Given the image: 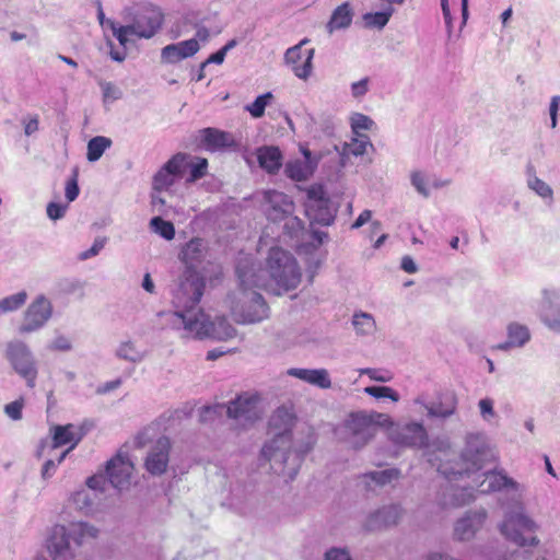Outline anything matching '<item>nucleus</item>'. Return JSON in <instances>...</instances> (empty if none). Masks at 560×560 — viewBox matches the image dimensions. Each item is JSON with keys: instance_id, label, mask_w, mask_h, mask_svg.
I'll return each instance as SVG.
<instances>
[{"instance_id": "1", "label": "nucleus", "mask_w": 560, "mask_h": 560, "mask_svg": "<svg viewBox=\"0 0 560 560\" xmlns=\"http://www.w3.org/2000/svg\"><path fill=\"white\" fill-rule=\"evenodd\" d=\"M293 415L285 408H278L270 419V427L276 430L271 441L261 448V457L270 463L275 474L293 480L299 472L304 456L313 448L314 439L310 434L305 441L292 445L291 427Z\"/></svg>"}, {"instance_id": "2", "label": "nucleus", "mask_w": 560, "mask_h": 560, "mask_svg": "<svg viewBox=\"0 0 560 560\" xmlns=\"http://www.w3.org/2000/svg\"><path fill=\"white\" fill-rule=\"evenodd\" d=\"M240 288L229 295L231 313L240 324L259 323L269 316V307L254 287H264L265 280L255 272L253 264L241 260L236 267Z\"/></svg>"}, {"instance_id": "3", "label": "nucleus", "mask_w": 560, "mask_h": 560, "mask_svg": "<svg viewBox=\"0 0 560 560\" xmlns=\"http://www.w3.org/2000/svg\"><path fill=\"white\" fill-rule=\"evenodd\" d=\"M524 498L525 495L517 494V498H502L499 501L504 513L498 529L513 545L521 548H535L540 545L537 536L540 525L526 511Z\"/></svg>"}, {"instance_id": "4", "label": "nucleus", "mask_w": 560, "mask_h": 560, "mask_svg": "<svg viewBox=\"0 0 560 560\" xmlns=\"http://www.w3.org/2000/svg\"><path fill=\"white\" fill-rule=\"evenodd\" d=\"M205 287V278L197 270L185 269L176 288L173 290L172 303L175 311L170 314V324L173 329L182 334L186 325L177 323V318L197 317L199 313H203L197 306L203 294Z\"/></svg>"}, {"instance_id": "5", "label": "nucleus", "mask_w": 560, "mask_h": 560, "mask_svg": "<svg viewBox=\"0 0 560 560\" xmlns=\"http://www.w3.org/2000/svg\"><path fill=\"white\" fill-rule=\"evenodd\" d=\"M474 475V486H464L460 489H456L460 493L454 494V504L464 505L475 499L474 491L477 490L480 493L491 492H505L504 498H517L518 495H525L527 488L525 485L520 483L512 477L508 476L503 469L500 470H488L485 472H470Z\"/></svg>"}, {"instance_id": "6", "label": "nucleus", "mask_w": 560, "mask_h": 560, "mask_svg": "<svg viewBox=\"0 0 560 560\" xmlns=\"http://www.w3.org/2000/svg\"><path fill=\"white\" fill-rule=\"evenodd\" d=\"M492 456L485 433H468L460 455V463H456L455 466L448 463L441 464L438 471L448 480L469 478L470 472L479 471Z\"/></svg>"}, {"instance_id": "7", "label": "nucleus", "mask_w": 560, "mask_h": 560, "mask_svg": "<svg viewBox=\"0 0 560 560\" xmlns=\"http://www.w3.org/2000/svg\"><path fill=\"white\" fill-rule=\"evenodd\" d=\"M177 323L185 324L182 338L228 340L236 335V329L224 317H218L214 322L203 312L197 317L177 318Z\"/></svg>"}, {"instance_id": "8", "label": "nucleus", "mask_w": 560, "mask_h": 560, "mask_svg": "<svg viewBox=\"0 0 560 560\" xmlns=\"http://www.w3.org/2000/svg\"><path fill=\"white\" fill-rule=\"evenodd\" d=\"M267 271L270 279L283 291L293 290L301 282V270L295 258L279 247L269 250Z\"/></svg>"}, {"instance_id": "9", "label": "nucleus", "mask_w": 560, "mask_h": 560, "mask_svg": "<svg viewBox=\"0 0 560 560\" xmlns=\"http://www.w3.org/2000/svg\"><path fill=\"white\" fill-rule=\"evenodd\" d=\"M125 21L135 31L138 38L150 39L154 37L164 24L162 9L153 3H140L124 11Z\"/></svg>"}, {"instance_id": "10", "label": "nucleus", "mask_w": 560, "mask_h": 560, "mask_svg": "<svg viewBox=\"0 0 560 560\" xmlns=\"http://www.w3.org/2000/svg\"><path fill=\"white\" fill-rule=\"evenodd\" d=\"M223 410L226 411L229 418L238 421L242 425L252 423L260 417L258 398L254 395L242 394L230 401L228 406L217 405L205 407L201 411V420H208L212 415L221 413Z\"/></svg>"}, {"instance_id": "11", "label": "nucleus", "mask_w": 560, "mask_h": 560, "mask_svg": "<svg viewBox=\"0 0 560 560\" xmlns=\"http://www.w3.org/2000/svg\"><path fill=\"white\" fill-rule=\"evenodd\" d=\"M5 358L28 388H34L38 375L37 361L30 347L22 340H11L5 346Z\"/></svg>"}, {"instance_id": "12", "label": "nucleus", "mask_w": 560, "mask_h": 560, "mask_svg": "<svg viewBox=\"0 0 560 560\" xmlns=\"http://www.w3.org/2000/svg\"><path fill=\"white\" fill-rule=\"evenodd\" d=\"M537 314L551 331L560 334V288L545 287L537 302Z\"/></svg>"}, {"instance_id": "13", "label": "nucleus", "mask_w": 560, "mask_h": 560, "mask_svg": "<svg viewBox=\"0 0 560 560\" xmlns=\"http://www.w3.org/2000/svg\"><path fill=\"white\" fill-rule=\"evenodd\" d=\"M305 214L311 223L330 225L334 222L336 209L331 207L329 199L325 197V191L322 187H312L307 190Z\"/></svg>"}, {"instance_id": "14", "label": "nucleus", "mask_w": 560, "mask_h": 560, "mask_svg": "<svg viewBox=\"0 0 560 560\" xmlns=\"http://www.w3.org/2000/svg\"><path fill=\"white\" fill-rule=\"evenodd\" d=\"M347 439L354 448L365 446L376 434L378 427L372 416L353 413L346 421Z\"/></svg>"}, {"instance_id": "15", "label": "nucleus", "mask_w": 560, "mask_h": 560, "mask_svg": "<svg viewBox=\"0 0 560 560\" xmlns=\"http://www.w3.org/2000/svg\"><path fill=\"white\" fill-rule=\"evenodd\" d=\"M52 315V305L44 295H38L24 313V319L19 327L20 334L34 332L48 322Z\"/></svg>"}, {"instance_id": "16", "label": "nucleus", "mask_w": 560, "mask_h": 560, "mask_svg": "<svg viewBox=\"0 0 560 560\" xmlns=\"http://www.w3.org/2000/svg\"><path fill=\"white\" fill-rule=\"evenodd\" d=\"M405 514V510L400 504L383 505L365 517L362 526L366 532H378L396 526Z\"/></svg>"}, {"instance_id": "17", "label": "nucleus", "mask_w": 560, "mask_h": 560, "mask_svg": "<svg viewBox=\"0 0 560 560\" xmlns=\"http://www.w3.org/2000/svg\"><path fill=\"white\" fill-rule=\"evenodd\" d=\"M390 440L405 447L423 448L428 446L429 435L421 422H408L390 430Z\"/></svg>"}, {"instance_id": "18", "label": "nucleus", "mask_w": 560, "mask_h": 560, "mask_svg": "<svg viewBox=\"0 0 560 560\" xmlns=\"http://www.w3.org/2000/svg\"><path fill=\"white\" fill-rule=\"evenodd\" d=\"M308 39H302L298 45L287 49L285 65L291 67L293 73L302 80H307L313 71L314 48L303 49Z\"/></svg>"}, {"instance_id": "19", "label": "nucleus", "mask_w": 560, "mask_h": 560, "mask_svg": "<svg viewBox=\"0 0 560 560\" xmlns=\"http://www.w3.org/2000/svg\"><path fill=\"white\" fill-rule=\"evenodd\" d=\"M187 170L186 153L173 155L154 175L153 189L155 191L167 190L174 185L176 178H182Z\"/></svg>"}, {"instance_id": "20", "label": "nucleus", "mask_w": 560, "mask_h": 560, "mask_svg": "<svg viewBox=\"0 0 560 560\" xmlns=\"http://www.w3.org/2000/svg\"><path fill=\"white\" fill-rule=\"evenodd\" d=\"M413 404L427 410L428 418L447 419L456 412L457 397L453 393H439L435 400L428 401L424 395H419Z\"/></svg>"}, {"instance_id": "21", "label": "nucleus", "mask_w": 560, "mask_h": 560, "mask_svg": "<svg viewBox=\"0 0 560 560\" xmlns=\"http://www.w3.org/2000/svg\"><path fill=\"white\" fill-rule=\"evenodd\" d=\"M69 529L66 525H55L48 538L47 548L52 560H73L75 553L70 545Z\"/></svg>"}, {"instance_id": "22", "label": "nucleus", "mask_w": 560, "mask_h": 560, "mask_svg": "<svg viewBox=\"0 0 560 560\" xmlns=\"http://www.w3.org/2000/svg\"><path fill=\"white\" fill-rule=\"evenodd\" d=\"M488 513L485 509L470 510L454 524V537L460 541H468L481 529Z\"/></svg>"}, {"instance_id": "23", "label": "nucleus", "mask_w": 560, "mask_h": 560, "mask_svg": "<svg viewBox=\"0 0 560 560\" xmlns=\"http://www.w3.org/2000/svg\"><path fill=\"white\" fill-rule=\"evenodd\" d=\"M171 441L166 436H161L150 448L144 460L147 471L153 476L163 475L170 462Z\"/></svg>"}, {"instance_id": "24", "label": "nucleus", "mask_w": 560, "mask_h": 560, "mask_svg": "<svg viewBox=\"0 0 560 560\" xmlns=\"http://www.w3.org/2000/svg\"><path fill=\"white\" fill-rule=\"evenodd\" d=\"M262 196L268 219L280 221L293 213L294 203L285 194L278 190H266Z\"/></svg>"}, {"instance_id": "25", "label": "nucleus", "mask_w": 560, "mask_h": 560, "mask_svg": "<svg viewBox=\"0 0 560 560\" xmlns=\"http://www.w3.org/2000/svg\"><path fill=\"white\" fill-rule=\"evenodd\" d=\"M106 470L109 482L117 489H125L130 485L133 464L128 454L118 453L108 462Z\"/></svg>"}, {"instance_id": "26", "label": "nucleus", "mask_w": 560, "mask_h": 560, "mask_svg": "<svg viewBox=\"0 0 560 560\" xmlns=\"http://www.w3.org/2000/svg\"><path fill=\"white\" fill-rule=\"evenodd\" d=\"M199 48V43L195 38L170 44L162 48L161 60L165 63H177L183 59L192 57Z\"/></svg>"}, {"instance_id": "27", "label": "nucleus", "mask_w": 560, "mask_h": 560, "mask_svg": "<svg viewBox=\"0 0 560 560\" xmlns=\"http://www.w3.org/2000/svg\"><path fill=\"white\" fill-rule=\"evenodd\" d=\"M83 438V432L73 424L55 425L52 428V447L57 448L66 444H71V447L65 451L59 457L58 463H61L69 451L73 448Z\"/></svg>"}, {"instance_id": "28", "label": "nucleus", "mask_w": 560, "mask_h": 560, "mask_svg": "<svg viewBox=\"0 0 560 560\" xmlns=\"http://www.w3.org/2000/svg\"><path fill=\"white\" fill-rule=\"evenodd\" d=\"M206 253V242L200 237H194L182 247L179 258L186 265V269L196 270V265L205 259Z\"/></svg>"}, {"instance_id": "29", "label": "nucleus", "mask_w": 560, "mask_h": 560, "mask_svg": "<svg viewBox=\"0 0 560 560\" xmlns=\"http://www.w3.org/2000/svg\"><path fill=\"white\" fill-rule=\"evenodd\" d=\"M108 26L110 27L113 35L117 38L119 42V45L122 47L121 50H115L113 43L109 40L108 46L110 47L109 56L113 60L117 62H122L126 57V48L128 44L131 42L129 38V35H135V31L131 28V26L128 24L126 25H118L116 22L109 20L107 22Z\"/></svg>"}, {"instance_id": "30", "label": "nucleus", "mask_w": 560, "mask_h": 560, "mask_svg": "<svg viewBox=\"0 0 560 560\" xmlns=\"http://www.w3.org/2000/svg\"><path fill=\"white\" fill-rule=\"evenodd\" d=\"M288 374L290 376L296 377L301 381H304L311 385L317 386L319 388H330L331 381L329 377V373L325 369H299L292 368L288 370Z\"/></svg>"}, {"instance_id": "31", "label": "nucleus", "mask_w": 560, "mask_h": 560, "mask_svg": "<svg viewBox=\"0 0 560 560\" xmlns=\"http://www.w3.org/2000/svg\"><path fill=\"white\" fill-rule=\"evenodd\" d=\"M205 145L210 150H221L235 145L232 133L215 128H205L201 131Z\"/></svg>"}, {"instance_id": "32", "label": "nucleus", "mask_w": 560, "mask_h": 560, "mask_svg": "<svg viewBox=\"0 0 560 560\" xmlns=\"http://www.w3.org/2000/svg\"><path fill=\"white\" fill-rule=\"evenodd\" d=\"M506 341L498 346V349L500 350H509L510 348H521L530 339V332L528 327L518 323H511L506 328Z\"/></svg>"}, {"instance_id": "33", "label": "nucleus", "mask_w": 560, "mask_h": 560, "mask_svg": "<svg viewBox=\"0 0 560 560\" xmlns=\"http://www.w3.org/2000/svg\"><path fill=\"white\" fill-rule=\"evenodd\" d=\"M305 160H294L285 165V174L293 180H306L314 172V166L310 160L311 153L304 151Z\"/></svg>"}, {"instance_id": "34", "label": "nucleus", "mask_w": 560, "mask_h": 560, "mask_svg": "<svg viewBox=\"0 0 560 560\" xmlns=\"http://www.w3.org/2000/svg\"><path fill=\"white\" fill-rule=\"evenodd\" d=\"M70 537L77 546H81L90 539H95L98 536V528L86 522H72L67 526Z\"/></svg>"}, {"instance_id": "35", "label": "nucleus", "mask_w": 560, "mask_h": 560, "mask_svg": "<svg viewBox=\"0 0 560 560\" xmlns=\"http://www.w3.org/2000/svg\"><path fill=\"white\" fill-rule=\"evenodd\" d=\"M258 163L268 173H276L281 166V152L276 147H264L257 152Z\"/></svg>"}, {"instance_id": "36", "label": "nucleus", "mask_w": 560, "mask_h": 560, "mask_svg": "<svg viewBox=\"0 0 560 560\" xmlns=\"http://www.w3.org/2000/svg\"><path fill=\"white\" fill-rule=\"evenodd\" d=\"M353 18V11L348 2H345L337 7L329 22L327 23V30L332 33L336 30L347 28L350 26Z\"/></svg>"}, {"instance_id": "37", "label": "nucleus", "mask_w": 560, "mask_h": 560, "mask_svg": "<svg viewBox=\"0 0 560 560\" xmlns=\"http://www.w3.org/2000/svg\"><path fill=\"white\" fill-rule=\"evenodd\" d=\"M255 497L244 489L235 488L232 490L230 505L240 514L246 515L255 508Z\"/></svg>"}, {"instance_id": "38", "label": "nucleus", "mask_w": 560, "mask_h": 560, "mask_svg": "<svg viewBox=\"0 0 560 560\" xmlns=\"http://www.w3.org/2000/svg\"><path fill=\"white\" fill-rule=\"evenodd\" d=\"M95 500L96 493L88 489H80L70 498L73 508L86 515L94 511Z\"/></svg>"}, {"instance_id": "39", "label": "nucleus", "mask_w": 560, "mask_h": 560, "mask_svg": "<svg viewBox=\"0 0 560 560\" xmlns=\"http://www.w3.org/2000/svg\"><path fill=\"white\" fill-rule=\"evenodd\" d=\"M399 471L397 469H384V470H375L363 474L360 478L366 488H371L372 483L376 486H385L390 483L393 480L398 479Z\"/></svg>"}, {"instance_id": "40", "label": "nucleus", "mask_w": 560, "mask_h": 560, "mask_svg": "<svg viewBox=\"0 0 560 560\" xmlns=\"http://www.w3.org/2000/svg\"><path fill=\"white\" fill-rule=\"evenodd\" d=\"M115 355L130 363H140L147 357V352L139 350L133 341L126 340L118 345L115 350Z\"/></svg>"}, {"instance_id": "41", "label": "nucleus", "mask_w": 560, "mask_h": 560, "mask_svg": "<svg viewBox=\"0 0 560 560\" xmlns=\"http://www.w3.org/2000/svg\"><path fill=\"white\" fill-rule=\"evenodd\" d=\"M395 13V9L393 7H386L383 11L380 12H368L362 15V20L364 23L365 28H375V30H383L387 23L389 22V19Z\"/></svg>"}, {"instance_id": "42", "label": "nucleus", "mask_w": 560, "mask_h": 560, "mask_svg": "<svg viewBox=\"0 0 560 560\" xmlns=\"http://www.w3.org/2000/svg\"><path fill=\"white\" fill-rule=\"evenodd\" d=\"M526 174H527V185L532 190H534L541 198L552 199V195H553L552 188L547 183H545L542 179H540L536 176L535 167L532 164L527 165Z\"/></svg>"}, {"instance_id": "43", "label": "nucleus", "mask_w": 560, "mask_h": 560, "mask_svg": "<svg viewBox=\"0 0 560 560\" xmlns=\"http://www.w3.org/2000/svg\"><path fill=\"white\" fill-rule=\"evenodd\" d=\"M187 170L189 168V176L186 178L187 184H191L202 178L207 174L208 161L205 158L192 156L186 153Z\"/></svg>"}, {"instance_id": "44", "label": "nucleus", "mask_w": 560, "mask_h": 560, "mask_svg": "<svg viewBox=\"0 0 560 560\" xmlns=\"http://www.w3.org/2000/svg\"><path fill=\"white\" fill-rule=\"evenodd\" d=\"M352 324L357 332L361 336H371L376 331L375 319L370 313H355L352 318Z\"/></svg>"}, {"instance_id": "45", "label": "nucleus", "mask_w": 560, "mask_h": 560, "mask_svg": "<svg viewBox=\"0 0 560 560\" xmlns=\"http://www.w3.org/2000/svg\"><path fill=\"white\" fill-rule=\"evenodd\" d=\"M112 145V140L104 136H96L88 142L86 159L95 162L101 159L103 153Z\"/></svg>"}, {"instance_id": "46", "label": "nucleus", "mask_w": 560, "mask_h": 560, "mask_svg": "<svg viewBox=\"0 0 560 560\" xmlns=\"http://www.w3.org/2000/svg\"><path fill=\"white\" fill-rule=\"evenodd\" d=\"M56 290L59 294L71 295L79 294L84 296V282L74 278H63L56 283Z\"/></svg>"}, {"instance_id": "47", "label": "nucleus", "mask_w": 560, "mask_h": 560, "mask_svg": "<svg viewBox=\"0 0 560 560\" xmlns=\"http://www.w3.org/2000/svg\"><path fill=\"white\" fill-rule=\"evenodd\" d=\"M27 294L24 291L5 296L0 300V314L19 310L26 302Z\"/></svg>"}, {"instance_id": "48", "label": "nucleus", "mask_w": 560, "mask_h": 560, "mask_svg": "<svg viewBox=\"0 0 560 560\" xmlns=\"http://www.w3.org/2000/svg\"><path fill=\"white\" fill-rule=\"evenodd\" d=\"M152 231L159 234L161 237L171 241L175 236L174 224L170 221L163 220L161 217H154L150 221Z\"/></svg>"}, {"instance_id": "49", "label": "nucleus", "mask_w": 560, "mask_h": 560, "mask_svg": "<svg viewBox=\"0 0 560 560\" xmlns=\"http://www.w3.org/2000/svg\"><path fill=\"white\" fill-rule=\"evenodd\" d=\"M272 97L273 95L270 92L259 95L252 104L246 105L245 109L249 112L254 118H259L264 116L266 106Z\"/></svg>"}, {"instance_id": "50", "label": "nucleus", "mask_w": 560, "mask_h": 560, "mask_svg": "<svg viewBox=\"0 0 560 560\" xmlns=\"http://www.w3.org/2000/svg\"><path fill=\"white\" fill-rule=\"evenodd\" d=\"M364 392L374 398H389L393 401L399 400V395L396 390L387 386H369Z\"/></svg>"}, {"instance_id": "51", "label": "nucleus", "mask_w": 560, "mask_h": 560, "mask_svg": "<svg viewBox=\"0 0 560 560\" xmlns=\"http://www.w3.org/2000/svg\"><path fill=\"white\" fill-rule=\"evenodd\" d=\"M25 406V400L23 397L18 398L16 400L9 402L4 406V413L13 421H19L23 417V408Z\"/></svg>"}, {"instance_id": "52", "label": "nucleus", "mask_w": 560, "mask_h": 560, "mask_svg": "<svg viewBox=\"0 0 560 560\" xmlns=\"http://www.w3.org/2000/svg\"><path fill=\"white\" fill-rule=\"evenodd\" d=\"M493 405V400L489 397L482 398L478 402L480 417L487 422H490L491 420L498 417L497 412L494 411Z\"/></svg>"}, {"instance_id": "53", "label": "nucleus", "mask_w": 560, "mask_h": 560, "mask_svg": "<svg viewBox=\"0 0 560 560\" xmlns=\"http://www.w3.org/2000/svg\"><path fill=\"white\" fill-rule=\"evenodd\" d=\"M373 120L363 114L355 113L351 117V128L354 133H359V130H369L373 126Z\"/></svg>"}, {"instance_id": "54", "label": "nucleus", "mask_w": 560, "mask_h": 560, "mask_svg": "<svg viewBox=\"0 0 560 560\" xmlns=\"http://www.w3.org/2000/svg\"><path fill=\"white\" fill-rule=\"evenodd\" d=\"M104 101H117L121 98L122 92L112 82H101Z\"/></svg>"}, {"instance_id": "55", "label": "nucleus", "mask_w": 560, "mask_h": 560, "mask_svg": "<svg viewBox=\"0 0 560 560\" xmlns=\"http://www.w3.org/2000/svg\"><path fill=\"white\" fill-rule=\"evenodd\" d=\"M372 145L369 138L366 136H361L360 139H354L349 145V153L359 156L363 155L366 152V147Z\"/></svg>"}, {"instance_id": "56", "label": "nucleus", "mask_w": 560, "mask_h": 560, "mask_svg": "<svg viewBox=\"0 0 560 560\" xmlns=\"http://www.w3.org/2000/svg\"><path fill=\"white\" fill-rule=\"evenodd\" d=\"M411 184L420 195L429 197L430 191L427 186V180L421 172H413L411 174Z\"/></svg>"}, {"instance_id": "57", "label": "nucleus", "mask_w": 560, "mask_h": 560, "mask_svg": "<svg viewBox=\"0 0 560 560\" xmlns=\"http://www.w3.org/2000/svg\"><path fill=\"white\" fill-rule=\"evenodd\" d=\"M360 374H365L371 380L382 382V383H386L392 380V375L388 372L376 370V369H370V368L361 369Z\"/></svg>"}, {"instance_id": "58", "label": "nucleus", "mask_w": 560, "mask_h": 560, "mask_svg": "<svg viewBox=\"0 0 560 560\" xmlns=\"http://www.w3.org/2000/svg\"><path fill=\"white\" fill-rule=\"evenodd\" d=\"M79 192L80 189L78 185L77 174H74L73 177L66 183L65 195L67 200L69 202H72L77 199Z\"/></svg>"}, {"instance_id": "59", "label": "nucleus", "mask_w": 560, "mask_h": 560, "mask_svg": "<svg viewBox=\"0 0 560 560\" xmlns=\"http://www.w3.org/2000/svg\"><path fill=\"white\" fill-rule=\"evenodd\" d=\"M325 560H352L348 549L332 547L325 552Z\"/></svg>"}, {"instance_id": "60", "label": "nucleus", "mask_w": 560, "mask_h": 560, "mask_svg": "<svg viewBox=\"0 0 560 560\" xmlns=\"http://www.w3.org/2000/svg\"><path fill=\"white\" fill-rule=\"evenodd\" d=\"M369 78H363L360 81L351 84V94L354 98H360L369 92Z\"/></svg>"}, {"instance_id": "61", "label": "nucleus", "mask_w": 560, "mask_h": 560, "mask_svg": "<svg viewBox=\"0 0 560 560\" xmlns=\"http://www.w3.org/2000/svg\"><path fill=\"white\" fill-rule=\"evenodd\" d=\"M67 208H68L67 205L50 202L47 206V215L51 220H55V221L59 220V219L63 218V215L67 211Z\"/></svg>"}, {"instance_id": "62", "label": "nucleus", "mask_w": 560, "mask_h": 560, "mask_svg": "<svg viewBox=\"0 0 560 560\" xmlns=\"http://www.w3.org/2000/svg\"><path fill=\"white\" fill-rule=\"evenodd\" d=\"M560 107V95L553 96L549 105L550 126L556 128L558 124V109Z\"/></svg>"}, {"instance_id": "63", "label": "nucleus", "mask_w": 560, "mask_h": 560, "mask_svg": "<svg viewBox=\"0 0 560 560\" xmlns=\"http://www.w3.org/2000/svg\"><path fill=\"white\" fill-rule=\"evenodd\" d=\"M72 345L70 340L66 336H58L54 339L50 345V349L58 351H69L71 350Z\"/></svg>"}, {"instance_id": "64", "label": "nucleus", "mask_w": 560, "mask_h": 560, "mask_svg": "<svg viewBox=\"0 0 560 560\" xmlns=\"http://www.w3.org/2000/svg\"><path fill=\"white\" fill-rule=\"evenodd\" d=\"M225 56L226 54L222 49H219L217 52L210 55V57L201 63V68H205L209 63L221 65L224 61Z\"/></svg>"}]
</instances>
